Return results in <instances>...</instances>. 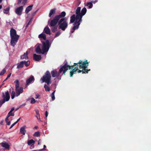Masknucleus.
<instances>
[{
    "label": "nucleus",
    "mask_w": 151,
    "mask_h": 151,
    "mask_svg": "<svg viewBox=\"0 0 151 151\" xmlns=\"http://www.w3.org/2000/svg\"><path fill=\"white\" fill-rule=\"evenodd\" d=\"M2 97L3 99L0 100V108L5 101H7L9 99L10 96L8 91H7L5 92V93L3 92L2 93Z\"/></svg>",
    "instance_id": "7"
},
{
    "label": "nucleus",
    "mask_w": 151,
    "mask_h": 151,
    "mask_svg": "<svg viewBox=\"0 0 151 151\" xmlns=\"http://www.w3.org/2000/svg\"><path fill=\"white\" fill-rule=\"evenodd\" d=\"M17 68L19 69L20 68H22L24 66V63L23 61H22L20 62L19 63H18L17 64Z\"/></svg>",
    "instance_id": "20"
},
{
    "label": "nucleus",
    "mask_w": 151,
    "mask_h": 151,
    "mask_svg": "<svg viewBox=\"0 0 151 151\" xmlns=\"http://www.w3.org/2000/svg\"><path fill=\"white\" fill-rule=\"evenodd\" d=\"M66 14L65 12H62L60 14L55 15L50 21H48L49 26L50 27H52L51 29L53 33L55 32L57 30V24L58 28L63 31H65L68 27L67 19L66 17H64Z\"/></svg>",
    "instance_id": "1"
},
{
    "label": "nucleus",
    "mask_w": 151,
    "mask_h": 151,
    "mask_svg": "<svg viewBox=\"0 0 151 151\" xmlns=\"http://www.w3.org/2000/svg\"><path fill=\"white\" fill-rule=\"evenodd\" d=\"M24 63V65H25V66L27 67L30 64V61L29 60L27 61H23Z\"/></svg>",
    "instance_id": "28"
},
{
    "label": "nucleus",
    "mask_w": 151,
    "mask_h": 151,
    "mask_svg": "<svg viewBox=\"0 0 151 151\" xmlns=\"http://www.w3.org/2000/svg\"><path fill=\"white\" fill-rule=\"evenodd\" d=\"M2 8V6L1 5H0V9H1Z\"/></svg>",
    "instance_id": "57"
},
{
    "label": "nucleus",
    "mask_w": 151,
    "mask_h": 151,
    "mask_svg": "<svg viewBox=\"0 0 151 151\" xmlns=\"http://www.w3.org/2000/svg\"><path fill=\"white\" fill-rule=\"evenodd\" d=\"M43 82H45L49 85L52 83L51 81V75L50 72L47 70L46 71L45 75L41 78Z\"/></svg>",
    "instance_id": "5"
},
{
    "label": "nucleus",
    "mask_w": 151,
    "mask_h": 151,
    "mask_svg": "<svg viewBox=\"0 0 151 151\" xmlns=\"http://www.w3.org/2000/svg\"><path fill=\"white\" fill-rule=\"evenodd\" d=\"M43 146L44 148L46 147V146H45V145H44Z\"/></svg>",
    "instance_id": "60"
},
{
    "label": "nucleus",
    "mask_w": 151,
    "mask_h": 151,
    "mask_svg": "<svg viewBox=\"0 0 151 151\" xmlns=\"http://www.w3.org/2000/svg\"><path fill=\"white\" fill-rule=\"evenodd\" d=\"M20 106H19V107L17 108L16 109H15V111H17V110L20 108Z\"/></svg>",
    "instance_id": "56"
},
{
    "label": "nucleus",
    "mask_w": 151,
    "mask_h": 151,
    "mask_svg": "<svg viewBox=\"0 0 151 151\" xmlns=\"http://www.w3.org/2000/svg\"><path fill=\"white\" fill-rule=\"evenodd\" d=\"M20 118H19V119H17V121H16L15 122V123L16 124L19 121V120H20Z\"/></svg>",
    "instance_id": "48"
},
{
    "label": "nucleus",
    "mask_w": 151,
    "mask_h": 151,
    "mask_svg": "<svg viewBox=\"0 0 151 151\" xmlns=\"http://www.w3.org/2000/svg\"><path fill=\"white\" fill-rule=\"evenodd\" d=\"M79 19L76 18V16L75 14L73 15L70 18V23H72L74 22L75 21H78Z\"/></svg>",
    "instance_id": "14"
},
{
    "label": "nucleus",
    "mask_w": 151,
    "mask_h": 151,
    "mask_svg": "<svg viewBox=\"0 0 151 151\" xmlns=\"http://www.w3.org/2000/svg\"><path fill=\"white\" fill-rule=\"evenodd\" d=\"M3 121H1L0 122V124L1 125H2L3 124Z\"/></svg>",
    "instance_id": "53"
},
{
    "label": "nucleus",
    "mask_w": 151,
    "mask_h": 151,
    "mask_svg": "<svg viewBox=\"0 0 151 151\" xmlns=\"http://www.w3.org/2000/svg\"><path fill=\"white\" fill-rule=\"evenodd\" d=\"M87 12L86 9L85 7H84L82 9L80 15L79 17V20L82 21V18L83 16L85 15Z\"/></svg>",
    "instance_id": "13"
},
{
    "label": "nucleus",
    "mask_w": 151,
    "mask_h": 151,
    "mask_svg": "<svg viewBox=\"0 0 151 151\" xmlns=\"http://www.w3.org/2000/svg\"><path fill=\"white\" fill-rule=\"evenodd\" d=\"M73 67H71L70 69H71L72 70H70V77H72L73 75V74H75L76 73V71L78 69V66H76V67H75L73 69Z\"/></svg>",
    "instance_id": "11"
},
{
    "label": "nucleus",
    "mask_w": 151,
    "mask_h": 151,
    "mask_svg": "<svg viewBox=\"0 0 151 151\" xmlns=\"http://www.w3.org/2000/svg\"><path fill=\"white\" fill-rule=\"evenodd\" d=\"M33 60L35 61H39L41 60L42 57L41 55L34 54H33Z\"/></svg>",
    "instance_id": "16"
},
{
    "label": "nucleus",
    "mask_w": 151,
    "mask_h": 151,
    "mask_svg": "<svg viewBox=\"0 0 151 151\" xmlns=\"http://www.w3.org/2000/svg\"><path fill=\"white\" fill-rule=\"evenodd\" d=\"M36 117H37V119H38V117L37 116H36Z\"/></svg>",
    "instance_id": "61"
},
{
    "label": "nucleus",
    "mask_w": 151,
    "mask_h": 151,
    "mask_svg": "<svg viewBox=\"0 0 151 151\" xmlns=\"http://www.w3.org/2000/svg\"><path fill=\"white\" fill-rule=\"evenodd\" d=\"M40 139H39V142H38V145L40 144L39 141H40Z\"/></svg>",
    "instance_id": "58"
},
{
    "label": "nucleus",
    "mask_w": 151,
    "mask_h": 151,
    "mask_svg": "<svg viewBox=\"0 0 151 151\" xmlns=\"http://www.w3.org/2000/svg\"><path fill=\"white\" fill-rule=\"evenodd\" d=\"M38 37L40 39L42 42V40H46V35L43 33H41L38 35Z\"/></svg>",
    "instance_id": "18"
},
{
    "label": "nucleus",
    "mask_w": 151,
    "mask_h": 151,
    "mask_svg": "<svg viewBox=\"0 0 151 151\" xmlns=\"http://www.w3.org/2000/svg\"><path fill=\"white\" fill-rule=\"evenodd\" d=\"M42 150H43L42 149H41L39 150H32L31 151H41Z\"/></svg>",
    "instance_id": "50"
},
{
    "label": "nucleus",
    "mask_w": 151,
    "mask_h": 151,
    "mask_svg": "<svg viewBox=\"0 0 151 151\" xmlns=\"http://www.w3.org/2000/svg\"><path fill=\"white\" fill-rule=\"evenodd\" d=\"M56 10V8H54L53 9H52L50 10L49 14V17H51L52 15L55 14Z\"/></svg>",
    "instance_id": "24"
},
{
    "label": "nucleus",
    "mask_w": 151,
    "mask_h": 151,
    "mask_svg": "<svg viewBox=\"0 0 151 151\" xmlns=\"http://www.w3.org/2000/svg\"><path fill=\"white\" fill-rule=\"evenodd\" d=\"M31 104H34L35 102V100L34 99V98H31Z\"/></svg>",
    "instance_id": "39"
},
{
    "label": "nucleus",
    "mask_w": 151,
    "mask_h": 151,
    "mask_svg": "<svg viewBox=\"0 0 151 151\" xmlns=\"http://www.w3.org/2000/svg\"><path fill=\"white\" fill-rule=\"evenodd\" d=\"M82 21L78 20V21H76L74 24V26L73 27L72 30L70 31V33H73L76 29H78Z\"/></svg>",
    "instance_id": "8"
},
{
    "label": "nucleus",
    "mask_w": 151,
    "mask_h": 151,
    "mask_svg": "<svg viewBox=\"0 0 151 151\" xmlns=\"http://www.w3.org/2000/svg\"><path fill=\"white\" fill-rule=\"evenodd\" d=\"M70 69V65H68L67 63L66 62L63 65L60 66V68L58 72L56 70H55L52 71L51 73L52 77H58L62 72H63L62 75H65L67 71Z\"/></svg>",
    "instance_id": "3"
},
{
    "label": "nucleus",
    "mask_w": 151,
    "mask_h": 151,
    "mask_svg": "<svg viewBox=\"0 0 151 151\" xmlns=\"http://www.w3.org/2000/svg\"><path fill=\"white\" fill-rule=\"evenodd\" d=\"M8 78H7V77H6V78L5 79V80H4V81H6V80H7Z\"/></svg>",
    "instance_id": "59"
},
{
    "label": "nucleus",
    "mask_w": 151,
    "mask_h": 151,
    "mask_svg": "<svg viewBox=\"0 0 151 151\" xmlns=\"http://www.w3.org/2000/svg\"><path fill=\"white\" fill-rule=\"evenodd\" d=\"M7 123V125H10V124H11V122L10 121H7V122H6Z\"/></svg>",
    "instance_id": "47"
},
{
    "label": "nucleus",
    "mask_w": 151,
    "mask_h": 151,
    "mask_svg": "<svg viewBox=\"0 0 151 151\" xmlns=\"http://www.w3.org/2000/svg\"><path fill=\"white\" fill-rule=\"evenodd\" d=\"M30 22V21L27 24L26 26V27H28V26L29 24V23Z\"/></svg>",
    "instance_id": "52"
},
{
    "label": "nucleus",
    "mask_w": 151,
    "mask_h": 151,
    "mask_svg": "<svg viewBox=\"0 0 151 151\" xmlns=\"http://www.w3.org/2000/svg\"><path fill=\"white\" fill-rule=\"evenodd\" d=\"M42 54H44L45 53L47 52L50 46L51 45L49 43V41L48 40H46L45 42L42 41Z\"/></svg>",
    "instance_id": "6"
},
{
    "label": "nucleus",
    "mask_w": 151,
    "mask_h": 151,
    "mask_svg": "<svg viewBox=\"0 0 151 151\" xmlns=\"http://www.w3.org/2000/svg\"><path fill=\"white\" fill-rule=\"evenodd\" d=\"M33 6V5L32 4L26 8L25 10V12L26 14H27L29 11L32 10Z\"/></svg>",
    "instance_id": "21"
},
{
    "label": "nucleus",
    "mask_w": 151,
    "mask_h": 151,
    "mask_svg": "<svg viewBox=\"0 0 151 151\" xmlns=\"http://www.w3.org/2000/svg\"><path fill=\"white\" fill-rule=\"evenodd\" d=\"M45 117H47L48 116V112L47 111H46L45 113Z\"/></svg>",
    "instance_id": "45"
},
{
    "label": "nucleus",
    "mask_w": 151,
    "mask_h": 151,
    "mask_svg": "<svg viewBox=\"0 0 151 151\" xmlns=\"http://www.w3.org/2000/svg\"><path fill=\"white\" fill-rule=\"evenodd\" d=\"M76 66H78V67L79 66V69H82L81 70L79 69L78 70V73H80L82 72L83 74L87 73H88L89 71L90 70V69L88 70L86 69L88 66V63L87 60L84 61L80 60L78 63H74L73 65H70V67H73Z\"/></svg>",
    "instance_id": "2"
},
{
    "label": "nucleus",
    "mask_w": 151,
    "mask_h": 151,
    "mask_svg": "<svg viewBox=\"0 0 151 151\" xmlns=\"http://www.w3.org/2000/svg\"><path fill=\"white\" fill-rule=\"evenodd\" d=\"M38 127L37 126H35L34 127V129H37L38 128Z\"/></svg>",
    "instance_id": "55"
},
{
    "label": "nucleus",
    "mask_w": 151,
    "mask_h": 151,
    "mask_svg": "<svg viewBox=\"0 0 151 151\" xmlns=\"http://www.w3.org/2000/svg\"><path fill=\"white\" fill-rule=\"evenodd\" d=\"M9 7H8L6 9H3V12L4 14H7L9 12Z\"/></svg>",
    "instance_id": "27"
},
{
    "label": "nucleus",
    "mask_w": 151,
    "mask_h": 151,
    "mask_svg": "<svg viewBox=\"0 0 151 151\" xmlns=\"http://www.w3.org/2000/svg\"><path fill=\"white\" fill-rule=\"evenodd\" d=\"M44 32L45 33L47 34H50V30L47 26L44 28Z\"/></svg>",
    "instance_id": "25"
},
{
    "label": "nucleus",
    "mask_w": 151,
    "mask_h": 151,
    "mask_svg": "<svg viewBox=\"0 0 151 151\" xmlns=\"http://www.w3.org/2000/svg\"><path fill=\"white\" fill-rule=\"evenodd\" d=\"M1 145L2 147H4L7 149H9V148L10 146L9 144L4 141L1 143Z\"/></svg>",
    "instance_id": "17"
},
{
    "label": "nucleus",
    "mask_w": 151,
    "mask_h": 151,
    "mask_svg": "<svg viewBox=\"0 0 151 151\" xmlns=\"http://www.w3.org/2000/svg\"><path fill=\"white\" fill-rule=\"evenodd\" d=\"M33 136H34L39 137L40 136V133L39 131H37V132H36L34 134H33Z\"/></svg>",
    "instance_id": "33"
},
{
    "label": "nucleus",
    "mask_w": 151,
    "mask_h": 151,
    "mask_svg": "<svg viewBox=\"0 0 151 151\" xmlns=\"http://www.w3.org/2000/svg\"><path fill=\"white\" fill-rule=\"evenodd\" d=\"M14 82L15 83V88H19V81L18 80H16Z\"/></svg>",
    "instance_id": "29"
},
{
    "label": "nucleus",
    "mask_w": 151,
    "mask_h": 151,
    "mask_svg": "<svg viewBox=\"0 0 151 151\" xmlns=\"http://www.w3.org/2000/svg\"><path fill=\"white\" fill-rule=\"evenodd\" d=\"M60 34L61 32L60 31L56 33L55 36V37H57L59 36L60 35Z\"/></svg>",
    "instance_id": "37"
},
{
    "label": "nucleus",
    "mask_w": 151,
    "mask_h": 151,
    "mask_svg": "<svg viewBox=\"0 0 151 151\" xmlns=\"http://www.w3.org/2000/svg\"><path fill=\"white\" fill-rule=\"evenodd\" d=\"M15 93L14 91H12V92L11 94V98L13 99L15 97Z\"/></svg>",
    "instance_id": "34"
},
{
    "label": "nucleus",
    "mask_w": 151,
    "mask_h": 151,
    "mask_svg": "<svg viewBox=\"0 0 151 151\" xmlns=\"http://www.w3.org/2000/svg\"><path fill=\"white\" fill-rule=\"evenodd\" d=\"M22 1V0H18V1L17 4L18 5H20Z\"/></svg>",
    "instance_id": "40"
},
{
    "label": "nucleus",
    "mask_w": 151,
    "mask_h": 151,
    "mask_svg": "<svg viewBox=\"0 0 151 151\" xmlns=\"http://www.w3.org/2000/svg\"><path fill=\"white\" fill-rule=\"evenodd\" d=\"M15 124H15V122L13 124H12L11 125V126L10 127L9 129H10L12 128Z\"/></svg>",
    "instance_id": "43"
},
{
    "label": "nucleus",
    "mask_w": 151,
    "mask_h": 151,
    "mask_svg": "<svg viewBox=\"0 0 151 151\" xmlns=\"http://www.w3.org/2000/svg\"><path fill=\"white\" fill-rule=\"evenodd\" d=\"M35 141L32 139L28 140L27 141L28 145H31V147H32V148L34 147L33 145L35 144Z\"/></svg>",
    "instance_id": "19"
},
{
    "label": "nucleus",
    "mask_w": 151,
    "mask_h": 151,
    "mask_svg": "<svg viewBox=\"0 0 151 151\" xmlns=\"http://www.w3.org/2000/svg\"><path fill=\"white\" fill-rule=\"evenodd\" d=\"M45 91H50V88L46 84H45L44 86Z\"/></svg>",
    "instance_id": "31"
},
{
    "label": "nucleus",
    "mask_w": 151,
    "mask_h": 151,
    "mask_svg": "<svg viewBox=\"0 0 151 151\" xmlns=\"http://www.w3.org/2000/svg\"><path fill=\"white\" fill-rule=\"evenodd\" d=\"M81 7H78L76 11V17L77 19H79L80 15L81 14Z\"/></svg>",
    "instance_id": "15"
},
{
    "label": "nucleus",
    "mask_w": 151,
    "mask_h": 151,
    "mask_svg": "<svg viewBox=\"0 0 151 151\" xmlns=\"http://www.w3.org/2000/svg\"><path fill=\"white\" fill-rule=\"evenodd\" d=\"M26 127V126H24L21 127L20 129V132L24 135L25 134L26 132V130L25 129Z\"/></svg>",
    "instance_id": "22"
},
{
    "label": "nucleus",
    "mask_w": 151,
    "mask_h": 151,
    "mask_svg": "<svg viewBox=\"0 0 151 151\" xmlns=\"http://www.w3.org/2000/svg\"><path fill=\"white\" fill-rule=\"evenodd\" d=\"M35 111L36 114L38 116L39 118V119H40V115L39 114V110L38 109H37L35 110Z\"/></svg>",
    "instance_id": "36"
},
{
    "label": "nucleus",
    "mask_w": 151,
    "mask_h": 151,
    "mask_svg": "<svg viewBox=\"0 0 151 151\" xmlns=\"http://www.w3.org/2000/svg\"><path fill=\"white\" fill-rule=\"evenodd\" d=\"M27 0H23L22 4L23 5V6H24L25 5V4H26V3L27 2Z\"/></svg>",
    "instance_id": "38"
},
{
    "label": "nucleus",
    "mask_w": 151,
    "mask_h": 151,
    "mask_svg": "<svg viewBox=\"0 0 151 151\" xmlns=\"http://www.w3.org/2000/svg\"><path fill=\"white\" fill-rule=\"evenodd\" d=\"M10 113H9V112L8 114V115L6 116V117L7 118H9V117L10 116H11V115H13V114H10Z\"/></svg>",
    "instance_id": "41"
},
{
    "label": "nucleus",
    "mask_w": 151,
    "mask_h": 151,
    "mask_svg": "<svg viewBox=\"0 0 151 151\" xmlns=\"http://www.w3.org/2000/svg\"><path fill=\"white\" fill-rule=\"evenodd\" d=\"M10 114H13V115H11V116H14V113H10Z\"/></svg>",
    "instance_id": "54"
},
{
    "label": "nucleus",
    "mask_w": 151,
    "mask_h": 151,
    "mask_svg": "<svg viewBox=\"0 0 151 151\" xmlns=\"http://www.w3.org/2000/svg\"><path fill=\"white\" fill-rule=\"evenodd\" d=\"M11 73H10V74H9L7 76V78H9L10 76H11Z\"/></svg>",
    "instance_id": "49"
},
{
    "label": "nucleus",
    "mask_w": 151,
    "mask_h": 151,
    "mask_svg": "<svg viewBox=\"0 0 151 151\" xmlns=\"http://www.w3.org/2000/svg\"><path fill=\"white\" fill-rule=\"evenodd\" d=\"M36 11L35 12H34V14H35L36 13Z\"/></svg>",
    "instance_id": "62"
},
{
    "label": "nucleus",
    "mask_w": 151,
    "mask_h": 151,
    "mask_svg": "<svg viewBox=\"0 0 151 151\" xmlns=\"http://www.w3.org/2000/svg\"><path fill=\"white\" fill-rule=\"evenodd\" d=\"M6 72V70L5 68L3 69L2 71L0 73V76L3 75Z\"/></svg>",
    "instance_id": "35"
},
{
    "label": "nucleus",
    "mask_w": 151,
    "mask_h": 151,
    "mask_svg": "<svg viewBox=\"0 0 151 151\" xmlns=\"http://www.w3.org/2000/svg\"><path fill=\"white\" fill-rule=\"evenodd\" d=\"M86 6H88L89 9L91 8L93 6V4L92 2H87L86 4Z\"/></svg>",
    "instance_id": "30"
},
{
    "label": "nucleus",
    "mask_w": 151,
    "mask_h": 151,
    "mask_svg": "<svg viewBox=\"0 0 151 151\" xmlns=\"http://www.w3.org/2000/svg\"><path fill=\"white\" fill-rule=\"evenodd\" d=\"M10 36L11 38V45L12 46L14 47L18 41L19 36L17 35L16 30L12 28L10 30Z\"/></svg>",
    "instance_id": "4"
},
{
    "label": "nucleus",
    "mask_w": 151,
    "mask_h": 151,
    "mask_svg": "<svg viewBox=\"0 0 151 151\" xmlns=\"http://www.w3.org/2000/svg\"><path fill=\"white\" fill-rule=\"evenodd\" d=\"M77 5L79 6L81 3V2L79 0H77Z\"/></svg>",
    "instance_id": "42"
},
{
    "label": "nucleus",
    "mask_w": 151,
    "mask_h": 151,
    "mask_svg": "<svg viewBox=\"0 0 151 151\" xmlns=\"http://www.w3.org/2000/svg\"><path fill=\"white\" fill-rule=\"evenodd\" d=\"M14 107L12 108L9 112V113L12 112L14 110Z\"/></svg>",
    "instance_id": "44"
},
{
    "label": "nucleus",
    "mask_w": 151,
    "mask_h": 151,
    "mask_svg": "<svg viewBox=\"0 0 151 151\" xmlns=\"http://www.w3.org/2000/svg\"><path fill=\"white\" fill-rule=\"evenodd\" d=\"M23 9V6H21L17 8L15 10L16 13L18 15H21Z\"/></svg>",
    "instance_id": "10"
},
{
    "label": "nucleus",
    "mask_w": 151,
    "mask_h": 151,
    "mask_svg": "<svg viewBox=\"0 0 151 151\" xmlns=\"http://www.w3.org/2000/svg\"><path fill=\"white\" fill-rule=\"evenodd\" d=\"M35 52L37 53L42 54V50H41L39 45L37 46L36 48Z\"/></svg>",
    "instance_id": "23"
},
{
    "label": "nucleus",
    "mask_w": 151,
    "mask_h": 151,
    "mask_svg": "<svg viewBox=\"0 0 151 151\" xmlns=\"http://www.w3.org/2000/svg\"><path fill=\"white\" fill-rule=\"evenodd\" d=\"M16 96H18L20 93H22L23 91V88L22 87H20L19 88H15Z\"/></svg>",
    "instance_id": "12"
},
{
    "label": "nucleus",
    "mask_w": 151,
    "mask_h": 151,
    "mask_svg": "<svg viewBox=\"0 0 151 151\" xmlns=\"http://www.w3.org/2000/svg\"><path fill=\"white\" fill-rule=\"evenodd\" d=\"M8 119H9L8 118L6 117V118H5V121H6V122H7Z\"/></svg>",
    "instance_id": "51"
},
{
    "label": "nucleus",
    "mask_w": 151,
    "mask_h": 151,
    "mask_svg": "<svg viewBox=\"0 0 151 151\" xmlns=\"http://www.w3.org/2000/svg\"><path fill=\"white\" fill-rule=\"evenodd\" d=\"M40 96L38 94H36V97H35V98L36 99H37Z\"/></svg>",
    "instance_id": "46"
},
{
    "label": "nucleus",
    "mask_w": 151,
    "mask_h": 151,
    "mask_svg": "<svg viewBox=\"0 0 151 151\" xmlns=\"http://www.w3.org/2000/svg\"><path fill=\"white\" fill-rule=\"evenodd\" d=\"M55 91H54L51 94V97L52 98V101H53L55 99V98L54 95L55 93Z\"/></svg>",
    "instance_id": "32"
},
{
    "label": "nucleus",
    "mask_w": 151,
    "mask_h": 151,
    "mask_svg": "<svg viewBox=\"0 0 151 151\" xmlns=\"http://www.w3.org/2000/svg\"><path fill=\"white\" fill-rule=\"evenodd\" d=\"M28 54V52L27 51L25 53H24L23 55H21V59H26L27 58V59H28V57L27 55Z\"/></svg>",
    "instance_id": "26"
},
{
    "label": "nucleus",
    "mask_w": 151,
    "mask_h": 151,
    "mask_svg": "<svg viewBox=\"0 0 151 151\" xmlns=\"http://www.w3.org/2000/svg\"><path fill=\"white\" fill-rule=\"evenodd\" d=\"M35 79L33 76H31L26 81V85L27 86L29 85L31 83L35 81Z\"/></svg>",
    "instance_id": "9"
}]
</instances>
